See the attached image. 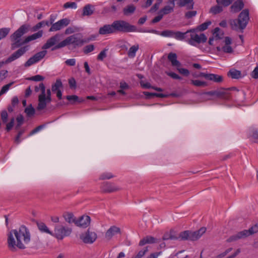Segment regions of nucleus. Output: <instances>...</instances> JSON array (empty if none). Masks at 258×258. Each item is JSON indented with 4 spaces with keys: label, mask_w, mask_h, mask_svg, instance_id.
I'll use <instances>...</instances> for the list:
<instances>
[{
    "label": "nucleus",
    "mask_w": 258,
    "mask_h": 258,
    "mask_svg": "<svg viewBox=\"0 0 258 258\" xmlns=\"http://www.w3.org/2000/svg\"><path fill=\"white\" fill-rule=\"evenodd\" d=\"M30 240L28 230L24 226H21L19 229L12 230L8 234V244L9 248L14 250L15 246L20 249H24V243H28Z\"/></svg>",
    "instance_id": "f257e3e1"
},
{
    "label": "nucleus",
    "mask_w": 258,
    "mask_h": 258,
    "mask_svg": "<svg viewBox=\"0 0 258 258\" xmlns=\"http://www.w3.org/2000/svg\"><path fill=\"white\" fill-rule=\"evenodd\" d=\"M36 92L41 91V94L38 96V104L37 107L38 110H42L46 108L47 104L51 101V91L50 89L45 90L43 83H41L39 86L35 88Z\"/></svg>",
    "instance_id": "f03ea898"
},
{
    "label": "nucleus",
    "mask_w": 258,
    "mask_h": 258,
    "mask_svg": "<svg viewBox=\"0 0 258 258\" xmlns=\"http://www.w3.org/2000/svg\"><path fill=\"white\" fill-rule=\"evenodd\" d=\"M249 19V11L245 9L239 14L237 19L229 21L230 25L233 30H243L246 27Z\"/></svg>",
    "instance_id": "7ed1b4c3"
},
{
    "label": "nucleus",
    "mask_w": 258,
    "mask_h": 258,
    "mask_svg": "<svg viewBox=\"0 0 258 258\" xmlns=\"http://www.w3.org/2000/svg\"><path fill=\"white\" fill-rule=\"evenodd\" d=\"M29 28L28 25H23L11 36V40L13 42L11 46L12 49H15L24 44V39H22L21 37L27 33Z\"/></svg>",
    "instance_id": "20e7f679"
},
{
    "label": "nucleus",
    "mask_w": 258,
    "mask_h": 258,
    "mask_svg": "<svg viewBox=\"0 0 258 258\" xmlns=\"http://www.w3.org/2000/svg\"><path fill=\"white\" fill-rule=\"evenodd\" d=\"M84 42V41L82 39L81 35L80 34H75L68 37L64 40L58 43V44L56 45L52 50H54L55 49L62 48L70 44H72L75 46H81L83 45Z\"/></svg>",
    "instance_id": "39448f33"
},
{
    "label": "nucleus",
    "mask_w": 258,
    "mask_h": 258,
    "mask_svg": "<svg viewBox=\"0 0 258 258\" xmlns=\"http://www.w3.org/2000/svg\"><path fill=\"white\" fill-rule=\"evenodd\" d=\"M114 33L117 32H132L137 31V27L123 20H117L112 23Z\"/></svg>",
    "instance_id": "423d86ee"
},
{
    "label": "nucleus",
    "mask_w": 258,
    "mask_h": 258,
    "mask_svg": "<svg viewBox=\"0 0 258 258\" xmlns=\"http://www.w3.org/2000/svg\"><path fill=\"white\" fill-rule=\"evenodd\" d=\"M197 29H192L188 30L186 33H190V38L186 40L187 42L194 46H197L201 43H205L207 40L206 36L204 33L200 35L196 33Z\"/></svg>",
    "instance_id": "0eeeda50"
},
{
    "label": "nucleus",
    "mask_w": 258,
    "mask_h": 258,
    "mask_svg": "<svg viewBox=\"0 0 258 258\" xmlns=\"http://www.w3.org/2000/svg\"><path fill=\"white\" fill-rule=\"evenodd\" d=\"M53 236L58 239H62L65 236H69L72 232V229L61 225H56L54 227Z\"/></svg>",
    "instance_id": "6e6552de"
},
{
    "label": "nucleus",
    "mask_w": 258,
    "mask_h": 258,
    "mask_svg": "<svg viewBox=\"0 0 258 258\" xmlns=\"http://www.w3.org/2000/svg\"><path fill=\"white\" fill-rule=\"evenodd\" d=\"M27 47L25 46L21 47L16 51L12 53L5 61H0V62H3V65L9 63L20 58L27 51Z\"/></svg>",
    "instance_id": "1a4fd4ad"
},
{
    "label": "nucleus",
    "mask_w": 258,
    "mask_h": 258,
    "mask_svg": "<svg viewBox=\"0 0 258 258\" xmlns=\"http://www.w3.org/2000/svg\"><path fill=\"white\" fill-rule=\"evenodd\" d=\"M97 234L95 232L88 230L86 232L80 235V238L85 243H93L97 239Z\"/></svg>",
    "instance_id": "9d476101"
},
{
    "label": "nucleus",
    "mask_w": 258,
    "mask_h": 258,
    "mask_svg": "<svg viewBox=\"0 0 258 258\" xmlns=\"http://www.w3.org/2000/svg\"><path fill=\"white\" fill-rule=\"evenodd\" d=\"M47 53L46 50H43L36 53L32 57H30L25 63V67H29L31 65L36 63L37 62L42 59Z\"/></svg>",
    "instance_id": "9b49d317"
},
{
    "label": "nucleus",
    "mask_w": 258,
    "mask_h": 258,
    "mask_svg": "<svg viewBox=\"0 0 258 258\" xmlns=\"http://www.w3.org/2000/svg\"><path fill=\"white\" fill-rule=\"evenodd\" d=\"M70 21L67 19H62L53 24L49 29L50 32L58 31L69 24Z\"/></svg>",
    "instance_id": "f8f14e48"
},
{
    "label": "nucleus",
    "mask_w": 258,
    "mask_h": 258,
    "mask_svg": "<svg viewBox=\"0 0 258 258\" xmlns=\"http://www.w3.org/2000/svg\"><path fill=\"white\" fill-rule=\"evenodd\" d=\"M199 77H204L208 80L212 81L218 83L222 82L223 80V78L222 76L214 74L201 73L199 74Z\"/></svg>",
    "instance_id": "ddd939ff"
},
{
    "label": "nucleus",
    "mask_w": 258,
    "mask_h": 258,
    "mask_svg": "<svg viewBox=\"0 0 258 258\" xmlns=\"http://www.w3.org/2000/svg\"><path fill=\"white\" fill-rule=\"evenodd\" d=\"M61 35L57 34L53 36H52L49 38L46 41V43L42 46V49H48L51 46L58 44V42L60 40Z\"/></svg>",
    "instance_id": "4468645a"
},
{
    "label": "nucleus",
    "mask_w": 258,
    "mask_h": 258,
    "mask_svg": "<svg viewBox=\"0 0 258 258\" xmlns=\"http://www.w3.org/2000/svg\"><path fill=\"white\" fill-rule=\"evenodd\" d=\"M101 188L104 192H113L119 190L121 188L114 184L105 182Z\"/></svg>",
    "instance_id": "2eb2a0df"
},
{
    "label": "nucleus",
    "mask_w": 258,
    "mask_h": 258,
    "mask_svg": "<svg viewBox=\"0 0 258 258\" xmlns=\"http://www.w3.org/2000/svg\"><path fill=\"white\" fill-rule=\"evenodd\" d=\"M120 233V229L115 226H111L106 232L105 237L107 240H110L114 236Z\"/></svg>",
    "instance_id": "dca6fc26"
},
{
    "label": "nucleus",
    "mask_w": 258,
    "mask_h": 258,
    "mask_svg": "<svg viewBox=\"0 0 258 258\" xmlns=\"http://www.w3.org/2000/svg\"><path fill=\"white\" fill-rule=\"evenodd\" d=\"M91 219L89 216L83 215L77 220L76 225L78 226L86 228L90 224Z\"/></svg>",
    "instance_id": "f3484780"
},
{
    "label": "nucleus",
    "mask_w": 258,
    "mask_h": 258,
    "mask_svg": "<svg viewBox=\"0 0 258 258\" xmlns=\"http://www.w3.org/2000/svg\"><path fill=\"white\" fill-rule=\"evenodd\" d=\"M247 230H244L240 232H238L237 233L232 235L230 236L227 240V241L228 242H232L234 241H236L238 239L244 238L247 237Z\"/></svg>",
    "instance_id": "a211bd4d"
},
{
    "label": "nucleus",
    "mask_w": 258,
    "mask_h": 258,
    "mask_svg": "<svg viewBox=\"0 0 258 258\" xmlns=\"http://www.w3.org/2000/svg\"><path fill=\"white\" fill-rule=\"evenodd\" d=\"M114 33L112 24L111 25H105L100 27L99 30V34L102 35Z\"/></svg>",
    "instance_id": "6ab92c4d"
},
{
    "label": "nucleus",
    "mask_w": 258,
    "mask_h": 258,
    "mask_svg": "<svg viewBox=\"0 0 258 258\" xmlns=\"http://www.w3.org/2000/svg\"><path fill=\"white\" fill-rule=\"evenodd\" d=\"M169 5H166L162 8L159 12L163 16L168 15L174 11L175 3L173 2H170Z\"/></svg>",
    "instance_id": "aec40b11"
},
{
    "label": "nucleus",
    "mask_w": 258,
    "mask_h": 258,
    "mask_svg": "<svg viewBox=\"0 0 258 258\" xmlns=\"http://www.w3.org/2000/svg\"><path fill=\"white\" fill-rule=\"evenodd\" d=\"M206 228L205 227H202L196 231H191L190 239H191L192 241L198 240L206 232Z\"/></svg>",
    "instance_id": "412c9836"
},
{
    "label": "nucleus",
    "mask_w": 258,
    "mask_h": 258,
    "mask_svg": "<svg viewBox=\"0 0 258 258\" xmlns=\"http://www.w3.org/2000/svg\"><path fill=\"white\" fill-rule=\"evenodd\" d=\"M225 45L222 47V51L225 53H231L233 52V50L230 44L231 43V39L229 37H226L225 38Z\"/></svg>",
    "instance_id": "4be33fe9"
},
{
    "label": "nucleus",
    "mask_w": 258,
    "mask_h": 258,
    "mask_svg": "<svg viewBox=\"0 0 258 258\" xmlns=\"http://www.w3.org/2000/svg\"><path fill=\"white\" fill-rule=\"evenodd\" d=\"M244 7L243 3L241 0H237L231 6V11L233 13L239 12Z\"/></svg>",
    "instance_id": "5701e85b"
},
{
    "label": "nucleus",
    "mask_w": 258,
    "mask_h": 258,
    "mask_svg": "<svg viewBox=\"0 0 258 258\" xmlns=\"http://www.w3.org/2000/svg\"><path fill=\"white\" fill-rule=\"evenodd\" d=\"M177 56L176 53L170 52L168 55V59L171 62L173 67H179L180 62L177 59Z\"/></svg>",
    "instance_id": "b1692460"
},
{
    "label": "nucleus",
    "mask_w": 258,
    "mask_h": 258,
    "mask_svg": "<svg viewBox=\"0 0 258 258\" xmlns=\"http://www.w3.org/2000/svg\"><path fill=\"white\" fill-rule=\"evenodd\" d=\"M177 4L180 7L186 6L187 9L194 8V0H179Z\"/></svg>",
    "instance_id": "393cba45"
},
{
    "label": "nucleus",
    "mask_w": 258,
    "mask_h": 258,
    "mask_svg": "<svg viewBox=\"0 0 258 258\" xmlns=\"http://www.w3.org/2000/svg\"><path fill=\"white\" fill-rule=\"evenodd\" d=\"M43 34V31H39L37 33H35L31 35L27 36L24 39V44H26L31 41L34 40L36 39L42 37Z\"/></svg>",
    "instance_id": "a878e982"
},
{
    "label": "nucleus",
    "mask_w": 258,
    "mask_h": 258,
    "mask_svg": "<svg viewBox=\"0 0 258 258\" xmlns=\"http://www.w3.org/2000/svg\"><path fill=\"white\" fill-rule=\"evenodd\" d=\"M62 216L65 221L68 223L70 224L75 223L76 224L77 220H76V218L72 213L65 212L63 213Z\"/></svg>",
    "instance_id": "bb28decb"
},
{
    "label": "nucleus",
    "mask_w": 258,
    "mask_h": 258,
    "mask_svg": "<svg viewBox=\"0 0 258 258\" xmlns=\"http://www.w3.org/2000/svg\"><path fill=\"white\" fill-rule=\"evenodd\" d=\"M157 242V240L152 236H147L141 239L139 242L140 246H143L147 243H153Z\"/></svg>",
    "instance_id": "cd10ccee"
},
{
    "label": "nucleus",
    "mask_w": 258,
    "mask_h": 258,
    "mask_svg": "<svg viewBox=\"0 0 258 258\" xmlns=\"http://www.w3.org/2000/svg\"><path fill=\"white\" fill-rule=\"evenodd\" d=\"M37 226L40 231L42 232L46 233L51 235H53V232L50 231L45 224L43 222L37 223Z\"/></svg>",
    "instance_id": "c85d7f7f"
},
{
    "label": "nucleus",
    "mask_w": 258,
    "mask_h": 258,
    "mask_svg": "<svg viewBox=\"0 0 258 258\" xmlns=\"http://www.w3.org/2000/svg\"><path fill=\"white\" fill-rule=\"evenodd\" d=\"M94 9L93 6L88 4L86 5L83 10V16H90L93 13Z\"/></svg>",
    "instance_id": "c756f323"
},
{
    "label": "nucleus",
    "mask_w": 258,
    "mask_h": 258,
    "mask_svg": "<svg viewBox=\"0 0 258 258\" xmlns=\"http://www.w3.org/2000/svg\"><path fill=\"white\" fill-rule=\"evenodd\" d=\"M139 48V44H135L131 47L127 52L128 57L133 58L135 56L136 52Z\"/></svg>",
    "instance_id": "7c9ffc66"
},
{
    "label": "nucleus",
    "mask_w": 258,
    "mask_h": 258,
    "mask_svg": "<svg viewBox=\"0 0 258 258\" xmlns=\"http://www.w3.org/2000/svg\"><path fill=\"white\" fill-rule=\"evenodd\" d=\"M191 231H184L180 232L178 234L179 239L180 240H191L190 239V235H191Z\"/></svg>",
    "instance_id": "2f4dec72"
},
{
    "label": "nucleus",
    "mask_w": 258,
    "mask_h": 258,
    "mask_svg": "<svg viewBox=\"0 0 258 258\" xmlns=\"http://www.w3.org/2000/svg\"><path fill=\"white\" fill-rule=\"evenodd\" d=\"M228 76L232 79H239L241 76L240 71L232 69L228 73Z\"/></svg>",
    "instance_id": "473e14b6"
},
{
    "label": "nucleus",
    "mask_w": 258,
    "mask_h": 258,
    "mask_svg": "<svg viewBox=\"0 0 258 258\" xmlns=\"http://www.w3.org/2000/svg\"><path fill=\"white\" fill-rule=\"evenodd\" d=\"M62 87V83L59 79L56 80L55 83L52 85L51 90L52 92H55L58 90H60V88Z\"/></svg>",
    "instance_id": "72a5a7b5"
},
{
    "label": "nucleus",
    "mask_w": 258,
    "mask_h": 258,
    "mask_svg": "<svg viewBox=\"0 0 258 258\" xmlns=\"http://www.w3.org/2000/svg\"><path fill=\"white\" fill-rule=\"evenodd\" d=\"M136 8L134 5H129L123 9V13L125 15H130L134 12Z\"/></svg>",
    "instance_id": "f704fd0d"
},
{
    "label": "nucleus",
    "mask_w": 258,
    "mask_h": 258,
    "mask_svg": "<svg viewBox=\"0 0 258 258\" xmlns=\"http://www.w3.org/2000/svg\"><path fill=\"white\" fill-rule=\"evenodd\" d=\"M187 33L186 32L182 33L180 31H174L173 38L177 40H182L185 38V35Z\"/></svg>",
    "instance_id": "c9c22d12"
},
{
    "label": "nucleus",
    "mask_w": 258,
    "mask_h": 258,
    "mask_svg": "<svg viewBox=\"0 0 258 258\" xmlns=\"http://www.w3.org/2000/svg\"><path fill=\"white\" fill-rule=\"evenodd\" d=\"M25 112L26 113L28 117H31L35 114V109L30 104L28 107L25 109Z\"/></svg>",
    "instance_id": "e433bc0d"
},
{
    "label": "nucleus",
    "mask_w": 258,
    "mask_h": 258,
    "mask_svg": "<svg viewBox=\"0 0 258 258\" xmlns=\"http://www.w3.org/2000/svg\"><path fill=\"white\" fill-rule=\"evenodd\" d=\"M211 24V21H206V22L199 25L195 29H197V31H203L206 30L208 28V26L209 25H210Z\"/></svg>",
    "instance_id": "4c0bfd02"
},
{
    "label": "nucleus",
    "mask_w": 258,
    "mask_h": 258,
    "mask_svg": "<svg viewBox=\"0 0 258 258\" xmlns=\"http://www.w3.org/2000/svg\"><path fill=\"white\" fill-rule=\"evenodd\" d=\"M219 5L220 4H218L217 6L212 7L210 9V12L214 14H217L223 11V8L222 7L220 6Z\"/></svg>",
    "instance_id": "58836bf2"
},
{
    "label": "nucleus",
    "mask_w": 258,
    "mask_h": 258,
    "mask_svg": "<svg viewBox=\"0 0 258 258\" xmlns=\"http://www.w3.org/2000/svg\"><path fill=\"white\" fill-rule=\"evenodd\" d=\"M174 31L170 30H166L162 31L160 34L163 36L166 37H174Z\"/></svg>",
    "instance_id": "ea45409f"
},
{
    "label": "nucleus",
    "mask_w": 258,
    "mask_h": 258,
    "mask_svg": "<svg viewBox=\"0 0 258 258\" xmlns=\"http://www.w3.org/2000/svg\"><path fill=\"white\" fill-rule=\"evenodd\" d=\"M66 98L70 101H72V103H74L75 102H81L83 101L82 99H79V97L76 95H68L67 96Z\"/></svg>",
    "instance_id": "a19ab883"
},
{
    "label": "nucleus",
    "mask_w": 258,
    "mask_h": 258,
    "mask_svg": "<svg viewBox=\"0 0 258 258\" xmlns=\"http://www.w3.org/2000/svg\"><path fill=\"white\" fill-rule=\"evenodd\" d=\"M10 29L9 28H4L0 29V40L5 38L9 33Z\"/></svg>",
    "instance_id": "79ce46f5"
},
{
    "label": "nucleus",
    "mask_w": 258,
    "mask_h": 258,
    "mask_svg": "<svg viewBox=\"0 0 258 258\" xmlns=\"http://www.w3.org/2000/svg\"><path fill=\"white\" fill-rule=\"evenodd\" d=\"M213 35L214 37L215 38V40H218L222 38L223 33H221L220 28L217 27L214 29Z\"/></svg>",
    "instance_id": "37998d69"
},
{
    "label": "nucleus",
    "mask_w": 258,
    "mask_h": 258,
    "mask_svg": "<svg viewBox=\"0 0 258 258\" xmlns=\"http://www.w3.org/2000/svg\"><path fill=\"white\" fill-rule=\"evenodd\" d=\"M191 83L194 86L197 87H206L208 85L207 82L200 80H191Z\"/></svg>",
    "instance_id": "c03bdc74"
},
{
    "label": "nucleus",
    "mask_w": 258,
    "mask_h": 258,
    "mask_svg": "<svg viewBox=\"0 0 258 258\" xmlns=\"http://www.w3.org/2000/svg\"><path fill=\"white\" fill-rule=\"evenodd\" d=\"M148 251V247H144L143 249L139 251L137 254H135L134 256H133L132 258H142Z\"/></svg>",
    "instance_id": "a18cd8bd"
},
{
    "label": "nucleus",
    "mask_w": 258,
    "mask_h": 258,
    "mask_svg": "<svg viewBox=\"0 0 258 258\" xmlns=\"http://www.w3.org/2000/svg\"><path fill=\"white\" fill-rule=\"evenodd\" d=\"M14 82H11L5 86H4L1 90L0 91V96L6 93L10 89V88L13 85Z\"/></svg>",
    "instance_id": "49530a36"
},
{
    "label": "nucleus",
    "mask_w": 258,
    "mask_h": 258,
    "mask_svg": "<svg viewBox=\"0 0 258 258\" xmlns=\"http://www.w3.org/2000/svg\"><path fill=\"white\" fill-rule=\"evenodd\" d=\"M113 174L110 172H104L100 175L99 179L101 180L109 179L113 177Z\"/></svg>",
    "instance_id": "de8ad7c7"
},
{
    "label": "nucleus",
    "mask_w": 258,
    "mask_h": 258,
    "mask_svg": "<svg viewBox=\"0 0 258 258\" xmlns=\"http://www.w3.org/2000/svg\"><path fill=\"white\" fill-rule=\"evenodd\" d=\"M250 136L254 142L258 143V130L252 129L250 132Z\"/></svg>",
    "instance_id": "09e8293b"
},
{
    "label": "nucleus",
    "mask_w": 258,
    "mask_h": 258,
    "mask_svg": "<svg viewBox=\"0 0 258 258\" xmlns=\"http://www.w3.org/2000/svg\"><path fill=\"white\" fill-rule=\"evenodd\" d=\"M247 236L252 235L253 234L256 233L258 232V225L255 224L254 226H252L251 228H250L248 230H247Z\"/></svg>",
    "instance_id": "8fccbe9b"
},
{
    "label": "nucleus",
    "mask_w": 258,
    "mask_h": 258,
    "mask_svg": "<svg viewBox=\"0 0 258 258\" xmlns=\"http://www.w3.org/2000/svg\"><path fill=\"white\" fill-rule=\"evenodd\" d=\"M144 94L149 97L151 96H156L160 98H164L166 96V95L161 93L144 92Z\"/></svg>",
    "instance_id": "3c124183"
},
{
    "label": "nucleus",
    "mask_w": 258,
    "mask_h": 258,
    "mask_svg": "<svg viewBox=\"0 0 258 258\" xmlns=\"http://www.w3.org/2000/svg\"><path fill=\"white\" fill-rule=\"evenodd\" d=\"M1 119L3 123H7L8 121V114L6 110H4L2 111L1 114Z\"/></svg>",
    "instance_id": "603ef678"
},
{
    "label": "nucleus",
    "mask_w": 258,
    "mask_h": 258,
    "mask_svg": "<svg viewBox=\"0 0 258 258\" xmlns=\"http://www.w3.org/2000/svg\"><path fill=\"white\" fill-rule=\"evenodd\" d=\"M16 121L17 122V124L16 125V129H18L23 123L24 122V117L22 115L19 114L17 116L16 118Z\"/></svg>",
    "instance_id": "864d4df0"
},
{
    "label": "nucleus",
    "mask_w": 258,
    "mask_h": 258,
    "mask_svg": "<svg viewBox=\"0 0 258 258\" xmlns=\"http://www.w3.org/2000/svg\"><path fill=\"white\" fill-rule=\"evenodd\" d=\"M162 1L163 0H157L156 3L151 8L150 12H155L157 11L159 9V6L162 3Z\"/></svg>",
    "instance_id": "5fc2aeb1"
},
{
    "label": "nucleus",
    "mask_w": 258,
    "mask_h": 258,
    "mask_svg": "<svg viewBox=\"0 0 258 258\" xmlns=\"http://www.w3.org/2000/svg\"><path fill=\"white\" fill-rule=\"evenodd\" d=\"M63 7L65 9H68V8L76 9L77 8V4L75 2H68L64 4Z\"/></svg>",
    "instance_id": "6e6d98bb"
},
{
    "label": "nucleus",
    "mask_w": 258,
    "mask_h": 258,
    "mask_svg": "<svg viewBox=\"0 0 258 258\" xmlns=\"http://www.w3.org/2000/svg\"><path fill=\"white\" fill-rule=\"evenodd\" d=\"M233 0H216L218 4H221L224 7H227L229 6L232 2Z\"/></svg>",
    "instance_id": "4d7b16f0"
},
{
    "label": "nucleus",
    "mask_w": 258,
    "mask_h": 258,
    "mask_svg": "<svg viewBox=\"0 0 258 258\" xmlns=\"http://www.w3.org/2000/svg\"><path fill=\"white\" fill-rule=\"evenodd\" d=\"M107 50V49H104L99 53L97 56L98 60H103V59L106 57Z\"/></svg>",
    "instance_id": "13d9d810"
},
{
    "label": "nucleus",
    "mask_w": 258,
    "mask_h": 258,
    "mask_svg": "<svg viewBox=\"0 0 258 258\" xmlns=\"http://www.w3.org/2000/svg\"><path fill=\"white\" fill-rule=\"evenodd\" d=\"M94 49V46L92 44H90L84 47V52L85 53H88L92 52Z\"/></svg>",
    "instance_id": "bf43d9fd"
},
{
    "label": "nucleus",
    "mask_w": 258,
    "mask_h": 258,
    "mask_svg": "<svg viewBox=\"0 0 258 258\" xmlns=\"http://www.w3.org/2000/svg\"><path fill=\"white\" fill-rule=\"evenodd\" d=\"M177 70L178 71L179 73L185 76H187L189 74V71L186 69L179 68V67H177Z\"/></svg>",
    "instance_id": "052dcab7"
},
{
    "label": "nucleus",
    "mask_w": 258,
    "mask_h": 258,
    "mask_svg": "<svg viewBox=\"0 0 258 258\" xmlns=\"http://www.w3.org/2000/svg\"><path fill=\"white\" fill-rule=\"evenodd\" d=\"M44 125H39L37 127H36L35 128H34V130H33L30 133H29V136H32L36 133H37V132H38L39 131H40V130H41L43 127H44Z\"/></svg>",
    "instance_id": "680f3d73"
},
{
    "label": "nucleus",
    "mask_w": 258,
    "mask_h": 258,
    "mask_svg": "<svg viewBox=\"0 0 258 258\" xmlns=\"http://www.w3.org/2000/svg\"><path fill=\"white\" fill-rule=\"evenodd\" d=\"M158 16L155 17L152 20V23H156L159 22L160 21H161L162 19L163 16L159 12H158Z\"/></svg>",
    "instance_id": "e2e57ef3"
},
{
    "label": "nucleus",
    "mask_w": 258,
    "mask_h": 258,
    "mask_svg": "<svg viewBox=\"0 0 258 258\" xmlns=\"http://www.w3.org/2000/svg\"><path fill=\"white\" fill-rule=\"evenodd\" d=\"M171 240H176L179 239L178 234L176 233L174 231L171 230L169 232Z\"/></svg>",
    "instance_id": "0e129e2a"
},
{
    "label": "nucleus",
    "mask_w": 258,
    "mask_h": 258,
    "mask_svg": "<svg viewBox=\"0 0 258 258\" xmlns=\"http://www.w3.org/2000/svg\"><path fill=\"white\" fill-rule=\"evenodd\" d=\"M166 74L171 77L173 79L180 80L181 79V77L179 76L177 74L172 72H166Z\"/></svg>",
    "instance_id": "69168bd1"
},
{
    "label": "nucleus",
    "mask_w": 258,
    "mask_h": 258,
    "mask_svg": "<svg viewBox=\"0 0 258 258\" xmlns=\"http://www.w3.org/2000/svg\"><path fill=\"white\" fill-rule=\"evenodd\" d=\"M197 14V11H189L185 13V16L186 18L189 19L194 16H195Z\"/></svg>",
    "instance_id": "338daca9"
},
{
    "label": "nucleus",
    "mask_w": 258,
    "mask_h": 258,
    "mask_svg": "<svg viewBox=\"0 0 258 258\" xmlns=\"http://www.w3.org/2000/svg\"><path fill=\"white\" fill-rule=\"evenodd\" d=\"M251 77L254 79L258 78V67L255 68L251 74Z\"/></svg>",
    "instance_id": "774afa93"
}]
</instances>
